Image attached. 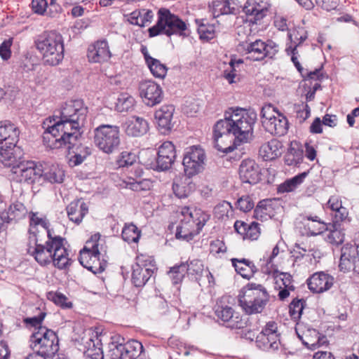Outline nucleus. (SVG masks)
<instances>
[{
  "mask_svg": "<svg viewBox=\"0 0 359 359\" xmlns=\"http://www.w3.org/2000/svg\"><path fill=\"white\" fill-rule=\"evenodd\" d=\"M257 114L253 109L231 107L224 113V118L213 126L214 147L224 154L231 152L237 144L251 139Z\"/></svg>",
  "mask_w": 359,
  "mask_h": 359,
  "instance_id": "nucleus-1",
  "label": "nucleus"
},
{
  "mask_svg": "<svg viewBox=\"0 0 359 359\" xmlns=\"http://www.w3.org/2000/svg\"><path fill=\"white\" fill-rule=\"evenodd\" d=\"M87 114L88 107L81 100L67 102L60 110L55 111L53 116L54 123L48 126L45 133L51 135L52 147L60 148L70 140L81 138V129Z\"/></svg>",
  "mask_w": 359,
  "mask_h": 359,
  "instance_id": "nucleus-2",
  "label": "nucleus"
},
{
  "mask_svg": "<svg viewBox=\"0 0 359 359\" xmlns=\"http://www.w3.org/2000/svg\"><path fill=\"white\" fill-rule=\"evenodd\" d=\"M28 233L27 252L40 266H46L53 263L58 269H65L72 265L73 261L68 257L67 250L64 245L65 238L48 231V240L43 244L38 233L31 229Z\"/></svg>",
  "mask_w": 359,
  "mask_h": 359,
  "instance_id": "nucleus-3",
  "label": "nucleus"
},
{
  "mask_svg": "<svg viewBox=\"0 0 359 359\" xmlns=\"http://www.w3.org/2000/svg\"><path fill=\"white\" fill-rule=\"evenodd\" d=\"M36 49L42 55L46 65L55 66L64 58V39L56 31H46L35 41Z\"/></svg>",
  "mask_w": 359,
  "mask_h": 359,
  "instance_id": "nucleus-4",
  "label": "nucleus"
},
{
  "mask_svg": "<svg viewBox=\"0 0 359 359\" xmlns=\"http://www.w3.org/2000/svg\"><path fill=\"white\" fill-rule=\"evenodd\" d=\"M149 37L159 34L179 35L183 38L189 35L187 24L179 16L171 13L167 8H161L158 11V20L154 26L148 29Z\"/></svg>",
  "mask_w": 359,
  "mask_h": 359,
  "instance_id": "nucleus-5",
  "label": "nucleus"
},
{
  "mask_svg": "<svg viewBox=\"0 0 359 359\" xmlns=\"http://www.w3.org/2000/svg\"><path fill=\"white\" fill-rule=\"evenodd\" d=\"M269 295L263 285L250 283L240 291L238 302L245 313L250 316L251 314L261 313L269 302Z\"/></svg>",
  "mask_w": 359,
  "mask_h": 359,
  "instance_id": "nucleus-6",
  "label": "nucleus"
},
{
  "mask_svg": "<svg viewBox=\"0 0 359 359\" xmlns=\"http://www.w3.org/2000/svg\"><path fill=\"white\" fill-rule=\"evenodd\" d=\"M100 236L99 233L92 235L79 252L80 264L94 274L103 272L107 265L105 259H100L101 253L99 249Z\"/></svg>",
  "mask_w": 359,
  "mask_h": 359,
  "instance_id": "nucleus-7",
  "label": "nucleus"
},
{
  "mask_svg": "<svg viewBox=\"0 0 359 359\" xmlns=\"http://www.w3.org/2000/svg\"><path fill=\"white\" fill-rule=\"evenodd\" d=\"M20 130L11 121H0V161L4 165L15 161L13 151L19 140Z\"/></svg>",
  "mask_w": 359,
  "mask_h": 359,
  "instance_id": "nucleus-8",
  "label": "nucleus"
},
{
  "mask_svg": "<svg viewBox=\"0 0 359 359\" xmlns=\"http://www.w3.org/2000/svg\"><path fill=\"white\" fill-rule=\"evenodd\" d=\"M30 347L45 358H50L59 351V339L57 334L46 327H39L30 336Z\"/></svg>",
  "mask_w": 359,
  "mask_h": 359,
  "instance_id": "nucleus-9",
  "label": "nucleus"
},
{
  "mask_svg": "<svg viewBox=\"0 0 359 359\" xmlns=\"http://www.w3.org/2000/svg\"><path fill=\"white\" fill-rule=\"evenodd\" d=\"M93 133V142L102 152L110 154L118 149L121 144L118 126L102 124L97 127Z\"/></svg>",
  "mask_w": 359,
  "mask_h": 359,
  "instance_id": "nucleus-10",
  "label": "nucleus"
},
{
  "mask_svg": "<svg viewBox=\"0 0 359 359\" xmlns=\"http://www.w3.org/2000/svg\"><path fill=\"white\" fill-rule=\"evenodd\" d=\"M11 167V180L19 183L28 184L40 182L43 177V170L37 167L34 161L19 162L15 158Z\"/></svg>",
  "mask_w": 359,
  "mask_h": 359,
  "instance_id": "nucleus-11",
  "label": "nucleus"
},
{
  "mask_svg": "<svg viewBox=\"0 0 359 359\" xmlns=\"http://www.w3.org/2000/svg\"><path fill=\"white\" fill-rule=\"evenodd\" d=\"M132 270L133 284L136 287H141L145 285L150 278L156 273L158 268L153 257L140 255L136 257V262L132 266Z\"/></svg>",
  "mask_w": 359,
  "mask_h": 359,
  "instance_id": "nucleus-12",
  "label": "nucleus"
},
{
  "mask_svg": "<svg viewBox=\"0 0 359 359\" xmlns=\"http://www.w3.org/2000/svg\"><path fill=\"white\" fill-rule=\"evenodd\" d=\"M144 350L142 344L137 340H130L126 343L111 341L109 344L107 356L115 359H137Z\"/></svg>",
  "mask_w": 359,
  "mask_h": 359,
  "instance_id": "nucleus-13",
  "label": "nucleus"
},
{
  "mask_svg": "<svg viewBox=\"0 0 359 359\" xmlns=\"http://www.w3.org/2000/svg\"><path fill=\"white\" fill-rule=\"evenodd\" d=\"M205 154L199 145L187 147L182 160L184 173L188 176H195L203 170Z\"/></svg>",
  "mask_w": 359,
  "mask_h": 359,
  "instance_id": "nucleus-14",
  "label": "nucleus"
},
{
  "mask_svg": "<svg viewBox=\"0 0 359 359\" xmlns=\"http://www.w3.org/2000/svg\"><path fill=\"white\" fill-rule=\"evenodd\" d=\"M176 158L175 147L172 142H164L158 148L157 156L148 162L149 168L156 171L168 170Z\"/></svg>",
  "mask_w": 359,
  "mask_h": 359,
  "instance_id": "nucleus-15",
  "label": "nucleus"
},
{
  "mask_svg": "<svg viewBox=\"0 0 359 359\" xmlns=\"http://www.w3.org/2000/svg\"><path fill=\"white\" fill-rule=\"evenodd\" d=\"M215 313L217 318L231 329H243L251 326L250 316L248 314L243 316L235 313L233 308L229 306H217Z\"/></svg>",
  "mask_w": 359,
  "mask_h": 359,
  "instance_id": "nucleus-16",
  "label": "nucleus"
},
{
  "mask_svg": "<svg viewBox=\"0 0 359 359\" xmlns=\"http://www.w3.org/2000/svg\"><path fill=\"white\" fill-rule=\"evenodd\" d=\"M138 90L143 102L149 107H154L163 100V95L161 86L151 80L140 82Z\"/></svg>",
  "mask_w": 359,
  "mask_h": 359,
  "instance_id": "nucleus-17",
  "label": "nucleus"
},
{
  "mask_svg": "<svg viewBox=\"0 0 359 359\" xmlns=\"http://www.w3.org/2000/svg\"><path fill=\"white\" fill-rule=\"evenodd\" d=\"M339 268L344 273L353 271L359 274V250L352 243L342 246Z\"/></svg>",
  "mask_w": 359,
  "mask_h": 359,
  "instance_id": "nucleus-18",
  "label": "nucleus"
},
{
  "mask_svg": "<svg viewBox=\"0 0 359 359\" xmlns=\"http://www.w3.org/2000/svg\"><path fill=\"white\" fill-rule=\"evenodd\" d=\"M270 6L266 0H247L243 11L248 16L250 22L257 24L267 15Z\"/></svg>",
  "mask_w": 359,
  "mask_h": 359,
  "instance_id": "nucleus-19",
  "label": "nucleus"
},
{
  "mask_svg": "<svg viewBox=\"0 0 359 359\" xmlns=\"http://www.w3.org/2000/svg\"><path fill=\"white\" fill-rule=\"evenodd\" d=\"M174 112L175 107L172 104L163 105L156 111L154 118L156 120L158 130L162 134H168L172 130L175 123L172 121Z\"/></svg>",
  "mask_w": 359,
  "mask_h": 359,
  "instance_id": "nucleus-20",
  "label": "nucleus"
},
{
  "mask_svg": "<svg viewBox=\"0 0 359 359\" xmlns=\"http://www.w3.org/2000/svg\"><path fill=\"white\" fill-rule=\"evenodd\" d=\"M334 282V277L323 271L314 273L306 280L309 289L313 293H322L329 290Z\"/></svg>",
  "mask_w": 359,
  "mask_h": 359,
  "instance_id": "nucleus-21",
  "label": "nucleus"
},
{
  "mask_svg": "<svg viewBox=\"0 0 359 359\" xmlns=\"http://www.w3.org/2000/svg\"><path fill=\"white\" fill-rule=\"evenodd\" d=\"M258 164L252 159L243 160L239 166V176L243 183L255 184L261 179Z\"/></svg>",
  "mask_w": 359,
  "mask_h": 359,
  "instance_id": "nucleus-22",
  "label": "nucleus"
},
{
  "mask_svg": "<svg viewBox=\"0 0 359 359\" xmlns=\"http://www.w3.org/2000/svg\"><path fill=\"white\" fill-rule=\"evenodd\" d=\"M111 53L106 40L96 41L88 48L87 56L90 62H102L111 57Z\"/></svg>",
  "mask_w": 359,
  "mask_h": 359,
  "instance_id": "nucleus-23",
  "label": "nucleus"
},
{
  "mask_svg": "<svg viewBox=\"0 0 359 359\" xmlns=\"http://www.w3.org/2000/svg\"><path fill=\"white\" fill-rule=\"evenodd\" d=\"M126 133L132 137H142L149 130V122L144 118L133 116L126 123Z\"/></svg>",
  "mask_w": 359,
  "mask_h": 359,
  "instance_id": "nucleus-24",
  "label": "nucleus"
},
{
  "mask_svg": "<svg viewBox=\"0 0 359 359\" xmlns=\"http://www.w3.org/2000/svg\"><path fill=\"white\" fill-rule=\"evenodd\" d=\"M183 219L190 223H194V226L201 231L206 222L210 219V215L201 209L191 208L184 207L182 210Z\"/></svg>",
  "mask_w": 359,
  "mask_h": 359,
  "instance_id": "nucleus-25",
  "label": "nucleus"
},
{
  "mask_svg": "<svg viewBox=\"0 0 359 359\" xmlns=\"http://www.w3.org/2000/svg\"><path fill=\"white\" fill-rule=\"evenodd\" d=\"M193 176L184 175L175 179L172 184L174 194L179 198L188 197L196 189V185L192 181Z\"/></svg>",
  "mask_w": 359,
  "mask_h": 359,
  "instance_id": "nucleus-26",
  "label": "nucleus"
},
{
  "mask_svg": "<svg viewBox=\"0 0 359 359\" xmlns=\"http://www.w3.org/2000/svg\"><path fill=\"white\" fill-rule=\"evenodd\" d=\"M277 115L271 122L270 121H262V125L269 133L282 136L287 133L288 121L286 116L280 112H277Z\"/></svg>",
  "mask_w": 359,
  "mask_h": 359,
  "instance_id": "nucleus-27",
  "label": "nucleus"
},
{
  "mask_svg": "<svg viewBox=\"0 0 359 359\" xmlns=\"http://www.w3.org/2000/svg\"><path fill=\"white\" fill-rule=\"evenodd\" d=\"M233 227L235 231L240 234L243 239L255 241L258 239L261 233L259 224L256 222H252L248 224L243 221L236 220Z\"/></svg>",
  "mask_w": 359,
  "mask_h": 359,
  "instance_id": "nucleus-28",
  "label": "nucleus"
},
{
  "mask_svg": "<svg viewBox=\"0 0 359 359\" xmlns=\"http://www.w3.org/2000/svg\"><path fill=\"white\" fill-rule=\"evenodd\" d=\"M67 216L72 222L79 224L88 212V206L81 198L72 201L66 208Z\"/></svg>",
  "mask_w": 359,
  "mask_h": 359,
  "instance_id": "nucleus-29",
  "label": "nucleus"
},
{
  "mask_svg": "<svg viewBox=\"0 0 359 359\" xmlns=\"http://www.w3.org/2000/svg\"><path fill=\"white\" fill-rule=\"evenodd\" d=\"M283 143L277 139H272L259 148V155L264 161H272L279 157L283 152Z\"/></svg>",
  "mask_w": 359,
  "mask_h": 359,
  "instance_id": "nucleus-30",
  "label": "nucleus"
},
{
  "mask_svg": "<svg viewBox=\"0 0 359 359\" xmlns=\"http://www.w3.org/2000/svg\"><path fill=\"white\" fill-rule=\"evenodd\" d=\"M236 4L233 0H215L209 4L213 18L220 15L236 13Z\"/></svg>",
  "mask_w": 359,
  "mask_h": 359,
  "instance_id": "nucleus-31",
  "label": "nucleus"
},
{
  "mask_svg": "<svg viewBox=\"0 0 359 359\" xmlns=\"http://www.w3.org/2000/svg\"><path fill=\"white\" fill-rule=\"evenodd\" d=\"M256 344L262 351L273 352L279 348L280 334L266 336L264 333H259L256 337Z\"/></svg>",
  "mask_w": 359,
  "mask_h": 359,
  "instance_id": "nucleus-32",
  "label": "nucleus"
},
{
  "mask_svg": "<svg viewBox=\"0 0 359 359\" xmlns=\"http://www.w3.org/2000/svg\"><path fill=\"white\" fill-rule=\"evenodd\" d=\"M193 224V222L190 223L182 219L180 224L177 227L175 238L178 240L187 242L192 241L194 238L201 231L198 230Z\"/></svg>",
  "mask_w": 359,
  "mask_h": 359,
  "instance_id": "nucleus-33",
  "label": "nucleus"
},
{
  "mask_svg": "<svg viewBox=\"0 0 359 359\" xmlns=\"http://www.w3.org/2000/svg\"><path fill=\"white\" fill-rule=\"evenodd\" d=\"M304 151L297 142H292L284 156L285 163L287 165L296 166L303 161Z\"/></svg>",
  "mask_w": 359,
  "mask_h": 359,
  "instance_id": "nucleus-34",
  "label": "nucleus"
},
{
  "mask_svg": "<svg viewBox=\"0 0 359 359\" xmlns=\"http://www.w3.org/2000/svg\"><path fill=\"white\" fill-rule=\"evenodd\" d=\"M273 212V201L271 199L260 201L254 210V217L264 221L271 218Z\"/></svg>",
  "mask_w": 359,
  "mask_h": 359,
  "instance_id": "nucleus-35",
  "label": "nucleus"
},
{
  "mask_svg": "<svg viewBox=\"0 0 359 359\" xmlns=\"http://www.w3.org/2000/svg\"><path fill=\"white\" fill-rule=\"evenodd\" d=\"M309 171L299 173L294 177L286 180L277 187L278 194L288 193L294 191L308 175Z\"/></svg>",
  "mask_w": 359,
  "mask_h": 359,
  "instance_id": "nucleus-36",
  "label": "nucleus"
},
{
  "mask_svg": "<svg viewBox=\"0 0 359 359\" xmlns=\"http://www.w3.org/2000/svg\"><path fill=\"white\" fill-rule=\"evenodd\" d=\"M329 233L326 236L325 241L334 245H339L344 243L345 239V229L343 224H330L328 223Z\"/></svg>",
  "mask_w": 359,
  "mask_h": 359,
  "instance_id": "nucleus-37",
  "label": "nucleus"
},
{
  "mask_svg": "<svg viewBox=\"0 0 359 359\" xmlns=\"http://www.w3.org/2000/svg\"><path fill=\"white\" fill-rule=\"evenodd\" d=\"M195 22L198 26L197 32L201 40L209 41L216 36L214 25L209 24L205 19H196Z\"/></svg>",
  "mask_w": 359,
  "mask_h": 359,
  "instance_id": "nucleus-38",
  "label": "nucleus"
},
{
  "mask_svg": "<svg viewBox=\"0 0 359 359\" xmlns=\"http://www.w3.org/2000/svg\"><path fill=\"white\" fill-rule=\"evenodd\" d=\"M185 265V272L188 277L194 281L199 282L204 271L203 264L199 259H194L182 262Z\"/></svg>",
  "mask_w": 359,
  "mask_h": 359,
  "instance_id": "nucleus-39",
  "label": "nucleus"
},
{
  "mask_svg": "<svg viewBox=\"0 0 359 359\" xmlns=\"http://www.w3.org/2000/svg\"><path fill=\"white\" fill-rule=\"evenodd\" d=\"M266 48L265 42L260 39H257L254 42L248 43L245 50L250 55L248 58L254 61H259L264 59V50Z\"/></svg>",
  "mask_w": 359,
  "mask_h": 359,
  "instance_id": "nucleus-40",
  "label": "nucleus"
},
{
  "mask_svg": "<svg viewBox=\"0 0 359 359\" xmlns=\"http://www.w3.org/2000/svg\"><path fill=\"white\" fill-rule=\"evenodd\" d=\"M65 177V171L58 165H51L43 170V177L45 180L53 183H62Z\"/></svg>",
  "mask_w": 359,
  "mask_h": 359,
  "instance_id": "nucleus-41",
  "label": "nucleus"
},
{
  "mask_svg": "<svg viewBox=\"0 0 359 359\" xmlns=\"http://www.w3.org/2000/svg\"><path fill=\"white\" fill-rule=\"evenodd\" d=\"M135 99L127 93L119 95L116 102V110L118 112H128L133 109Z\"/></svg>",
  "mask_w": 359,
  "mask_h": 359,
  "instance_id": "nucleus-42",
  "label": "nucleus"
},
{
  "mask_svg": "<svg viewBox=\"0 0 359 359\" xmlns=\"http://www.w3.org/2000/svg\"><path fill=\"white\" fill-rule=\"evenodd\" d=\"M141 235V231L133 223L125 224L123 228L121 236L126 242L137 243Z\"/></svg>",
  "mask_w": 359,
  "mask_h": 359,
  "instance_id": "nucleus-43",
  "label": "nucleus"
},
{
  "mask_svg": "<svg viewBox=\"0 0 359 359\" xmlns=\"http://www.w3.org/2000/svg\"><path fill=\"white\" fill-rule=\"evenodd\" d=\"M8 215V223L13 220H19L25 217L27 209L23 203L15 202L11 204L8 208V211L6 212Z\"/></svg>",
  "mask_w": 359,
  "mask_h": 359,
  "instance_id": "nucleus-44",
  "label": "nucleus"
},
{
  "mask_svg": "<svg viewBox=\"0 0 359 359\" xmlns=\"http://www.w3.org/2000/svg\"><path fill=\"white\" fill-rule=\"evenodd\" d=\"M147 65L154 77L161 79L165 77L168 68L159 60L154 57Z\"/></svg>",
  "mask_w": 359,
  "mask_h": 359,
  "instance_id": "nucleus-45",
  "label": "nucleus"
},
{
  "mask_svg": "<svg viewBox=\"0 0 359 359\" xmlns=\"http://www.w3.org/2000/svg\"><path fill=\"white\" fill-rule=\"evenodd\" d=\"M306 304V300L304 299L295 298L291 302L289 305V313L293 320L297 321L300 319Z\"/></svg>",
  "mask_w": 359,
  "mask_h": 359,
  "instance_id": "nucleus-46",
  "label": "nucleus"
},
{
  "mask_svg": "<svg viewBox=\"0 0 359 359\" xmlns=\"http://www.w3.org/2000/svg\"><path fill=\"white\" fill-rule=\"evenodd\" d=\"M66 147L68 151V154H85L86 156H89L91 154V149L87 146H84L80 142V138H76L75 141L70 140L67 142Z\"/></svg>",
  "mask_w": 359,
  "mask_h": 359,
  "instance_id": "nucleus-47",
  "label": "nucleus"
},
{
  "mask_svg": "<svg viewBox=\"0 0 359 359\" xmlns=\"http://www.w3.org/2000/svg\"><path fill=\"white\" fill-rule=\"evenodd\" d=\"M36 309L39 311V313L36 316L27 317L23 320L24 323L27 326L34 328V331L39 330V327H46V326H42V322L46 316V312L41 311L39 308H36Z\"/></svg>",
  "mask_w": 359,
  "mask_h": 359,
  "instance_id": "nucleus-48",
  "label": "nucleus"
},
{
  "mask_svg": "<svg viewBox=\"0 0 359 359\" xmlns=\"http://www.w3.org/2000/svg\"><path fill=\"white\" fill-rule=\"evenodd\" d=\"M233 208L231 204L226 201L217 204L214 208V215L219 219H228Z\"/></svg>",
  "mask_w": 359,
  "mask_h": 359,
  "instance_id": "nucleus-49",
  "label": "nucleus"
},
{
  "mask_svg": "<svg viewBox=\"0 0 359 359\" xmlns=\"http://www.w3.org/2000/svg\"><path fill=\"white\" fill-rule=\"evenodd\" d=\"M102 331H100V329L95 327V330L92 332L89 340L86 343L85 347L86 349H97V348L102 349Z\"/></svg>",
  "mask_w": 359,
  "mask_h": 359,
  "instance_id": "nucleus-50",
  "label": "nucleus"
},
{
  "mask_svg": "<svg viewBox=\"0 0 359 359\" xmlns=\"http://www.w3.org/2000/svg\"><path fill=\"white\" fill-rule=\"evenodd\" d=\"M235 205L241 211L248 212L254 208L255 202L250 196L244 195L237 200Z\"/></svg>",
  "mask_w": 359,
  "mask_h": 359,
  "instance_id": "nucleus-51",
  "label": "nucleus"
},
{
  "mask_svg": "<svg viewBox=\"0 0 359 359\" xmlns=\"http://www.w3.org/2000/svg\"><path fill=\"white\" fill-rule=\"evenodd\" d=\"M184 269L185 265L182 262L170 268L169 273L173 284L177 285L182 282L186 273Z\"/></svg>",
  "mask_w": 359,
  "mask_h": 359,
  "instance_id": "nucleus-52",
  "label": "nucleus"
},
{
  "mask_svg": "<svg viewBox=\"0 0 359 359\" xmlns=\"http://www.w3.org/2000/svg\"><path fill=\"white\" fill-rule=\"evenodd\" d=\"M136 162V155L134 153L123 151L118 156L116 164L118 167H128Z\"/></svg>",
  "mask_w": 359,
  "mask_h": 359,
  "instance_id": "nucleus-53",
  "label": "nucleus"
},
{
  "mask_svg": "<svg viewBox=\"0 0 359 359\" xmlns=\"http://www.w3.org/2000/svg\"><path fill=\"white\" fill-rule=\"evenodd\" d=\"M126 186L134 191H147L150 189L151 182L147 179L139 181L132 179V181H129Z\"/></svg>",
  "mask_w": 359,
  "mask_h": 359,
  "instance_id": "nucleus-54",
  "label": "nucleus"
},
{
  "mask_svg": "<svg viewBox=\"0 0 359 359\" xmlns=\"http://www.w3.org/2000/svg\"><path fill=\"white\" fill-rule=\"evenodd\" d=\"M157 309L161 315H166L168 313H170L173 314L175 318L179 315V311L177 308L173 306H169L167 301L163 298H160L158 299L157 302Z\"/></svg>",
  "mask_w": 359,
  "mask_h": 359,
  "instance_id": "nucleus-55",
  "label": "nucleus"
},
{
  "mask_svg": "<svg viewBox=\"0 0 359 359\" xmlns=\"http://www.w3.org/2000/svg\"><path fill=\"white\" fill-rule=\"evenodd\" d=\"M48 298L63 309H69L72 306L71 302H67V298L62 293L52 292H48Z\"/></svg>",
  "mask_w": 359,
  "mask_h": 359,
  "instance_id": "nucleus-56",
  "label": "nucleus"
},
{
  "mask_svg": "<svg viewBox=\"0 0 359 359\" xmlns=\"http://www.w3.org/2000/svg\"><path fill=\"white\" fill-rule=\"evenodd\" d=\"M306 226L308 229L307 234L312 236L321 234L329 229L328 223L325 222L308 224Z\"/></svg>",
  "mask_w": 359,
  "mask_h": 359,
  "instance_id": "nucleus-57",
  "label": "nucleus"
},
{
  "mask_svg": "<svg viewBox=\"0 0 359 359\" xmlns=\"http://www.w3.org/2000/svg\"><path fill=\"white\" fill-rule=\"evenodd\" d=\"M313 332L314 333L316 337L317 338V339L316 341H314L313 343H310V342L306 341V339H303L302 337L299 336V338L302 340V344L306 347H307L308 348H309L311 350H315L326 342V337L325 336L321 335L316 330H313Z\"/></svg>",
  "mask_w": 359,
  "mask_h": 359,
  "instance_id": "nucleus-58",
  "label": "nucleus"
},
{
  "mask_svg": "<svg viewBox=\"0 0 359 359\" xmlns=\"http://www.w3.org/2000/svg\"><path fill=\"white\" fill-rule=\"evenodd\" d=\"M273 277L276 279L280 278L284 287L290 289L291 291L294 290L295 287L292 285L293 279L290 273L275 270L273 271Z\"/></svg>",
  "mask_w": 359,
  "mask_h": 359,
  "instance_id": "nucleus-59",
  "label": "nucleus"
},
{
  "mask_svg": "<svg viewBox=\"0 0 359 359\" xmlns=\"http://www.w3.org/2000/svg\"><path fill=\"white\" fill-rule=\"evenodd\" d=\"M294 109L297 118L299 120L300 123L305 121L310 116L311 109L308 104L302 103L301 104H295Z\"/></svg>",
  "mask_w": 359,
  "mask_h": 359,
  "instance_id": "nucleus-60",
  "label": "nucleus"
},
{
  "mask_svg": "<svg viewBox=\"0 0 359 359\" xmlns=\"http://www.w3.org/2000/svg\"><path fill=\"white\" fill-rule=\"evenodd\" d=\"M348 212L345 207L341 208L332 213V222L330 224H343L348 217Z\"/></svg>",
  "mask_w": 359,
  "mask_h": 359,
  "instance_id": "nucleus-61",
  "label": "nucleus"
},
{
  "mask_svg": "<svg viewBox=\"0 0 359 359\" xmlns=\"http://www.w3.org/2000/svg\"><path fill=\"white\" fill-rule=\"evenodd\" d=\"M277 112H279L276 109L275 107H273L271 104L265 105L262 107L261 112H260V116L262 121H270V122L275 118L276 116H275L274 114H277Z\"/></svg>",
  "mask_w": 359,
  "mask_h": 359,
  "instance_id": "nucleus-62",
  "label": "nucleus"
},
{
  "mask_svg": "<svg viewBox=\"0 0 359 359\" xmlns=\"http://www.w3.org/2000/svg\"><path fill=\"white\" fill-rule=\"evenodd\" d=\"M13 39L4 41L0 45V56L4 60H8L11 56V47L12 46Z\"/></svg>",
  "mask_w": 359,
  "mask_h": 359,
  "instance_id": "nucleus-63",
  "label": "nucleus"
},
{
  "mask_svg": "<svg viewBox=\"0 0 359 359\" xmlns=\"http://www.w3.org/2000/svg\"><path fill=\"white\" fill-rule=\"evenodd\" d=\"M265 45L264 58H273L278 52V45L272 40H268L265 42Z\"/></svg>",
  "mask_w": 359,
  "mask_h": 359,
  "instance_id": "nucleus-64",
  "label": "nucleus"
}]
</instances>
